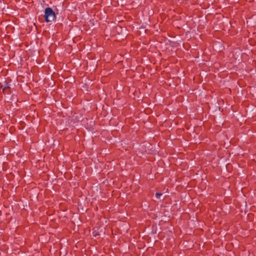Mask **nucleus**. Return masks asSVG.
<instances>
[{"mask_svg":"<svg viewBox=\"0 0 256 256\" xmlns=\"http://www.w3.org/2000/svg\"><path fill=\"white\" fill-rule=\"evenodd\" d=\"M10 88V84L6 82H5L4 84L1 86V88H2V90H8Z\"/></svg>","mask_w":256,"mask_h":256,"instance_id":"f03ea898","label":"nucleus"},{"mask_svg":"<svg viewBox=\"0 0 256 256\" xmlns=\"http://www.w3.org/2000/svg\"><path fill=\"white\" fill-rule=\"evenodd\" d=\"M3 92L4 94H10V88L8 90H3Z\"/></svg>","mask_w":256,"mask_h":256,"instance_id":"7ed1b4c3","label":"nucleus"},{"mask_svg":"<svg viewBox=\"0 0 256 256\" xmlns=\"http://www.w3.org/2000/svg\"><path fill=\"white\" fill-rule=\"evenodd\" d=\"M162 193H158V192H156V196L158 198H159L160 196H162Z\"/></svg>","mask_w":256,"mask_h":256,"instance_id":"20e7f679","label":"nucleus"},{"mask_svg":"<svg viewBox=\"0 0 256 256\" xmlns=\"http://www.w3.org/2000/svg\"><path fill=\"white\" fill-rule=\"evenodd\" d=\"M44 17L45 18L46 22H52L56 18L55 12L51 8H46L44 10Z\"/></svg>","mask_w":256,"mask_h":256,"instance_id":"f257e3e1","label":"nucleus"}]
</instances>
